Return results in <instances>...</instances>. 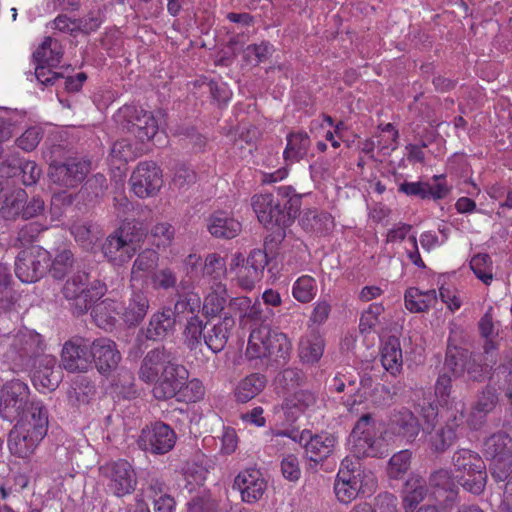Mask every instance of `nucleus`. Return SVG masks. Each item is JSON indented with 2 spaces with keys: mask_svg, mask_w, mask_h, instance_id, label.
<instances>
[{
  "mask_svg": "<svg viewBox=\"0 0 512 512\" xmlns=\"http://www.w3.org/2000/svg\"><path fill=\"white\" fill-rule=\"evenodd\" d=\"M292 188L283 186L279 188V194L284 198V203L270 193L256 194L251 199L252 208L261 224L264 226H288L297 216L300 210V198L290 196Z\"/></svg>",
  "mask_w": 512,
  "mask_h": 512,
  "instance_id": "f257e3e1",
  "label": "nucleus"
},
{
  "mask_svg": "<svg viewBox=\"0 0 512 512\" xmlns=\"http://www.w3.org/2000/svg\"><path fill=\"white\" fill-rule=\"evenodd\" d=\"M43 351L40 334L29 329H20L16 333L0 336V353L14 369L29 370L35 368L37 357Z\"/></svg>",
  "mask_w": 512,
  "mask_h": 512,
  "instance_id": "f03ea898",
  "label": "nucleus"
},
{
  "mask_svg": "<svg viewBox=\"0 0 512 512\" xmlns=\"http://www.w3.org/2000/svg\"><path fill=\"white\" fill-rule=\"evenodd\" d=\"M146 236L140 222H124L110 234L102 245L104 257L114 266H122L129 262L140 248Z\"/></svg>",
  "mask_w": 512,
  "mask_h": 512,
  "instance_id": "7ed1b4c3",
  "label": "nucleus"
},
{
  "mask_svg": "<svg viewBox=\"0 0 512 512\" xmlns=\"http://www.w3.org/2000/svg\"><path fill=\"white\" fill-rule=\"evenodd\" d=\"M455 478L462 487L475 494H481L486 486V465L480 455L469 449H459L452 457Z\"/></svg>",
  "mask_w": 512,
  "mask_h": 512,
  "instance_id": "20e7f679",
  "label": "nucleus"
},
{
  "mask_svg": "<svg viewBox=\"0 0 512 512\" xmlns=\"http://www.w3.org/2000/svg\"><path fill=\"white\" fill-rule=\"evenodd\" d=\"M106 291V285L101 282L90 284L89 275L84 271L69 277L62 288L64 298L69 301L74 313L78 315L86 313L105 295Z\"/></svg>",
  "mask_w": 512,
  "mask_h": 512,
  "instance_id": "39448f33",
  "label": "nucleus"
},
{
  "mask_svg": "<svg viewBox=\"0 0 512 512\" xmlns=\"http://www.w3.org/2000/svg\"><path fill=\"white\" fill-rule=\"evenodd\" d=\"M291 350L292 344L285 333L262 326L250 333L246 355L251 359L274 356L286 361Z\"/></svg>",
  "mask_w": 512,
  "mask_h": 512,
  "instance_id": "423d86ee",
  "label": "nucleus"
},
{
  "mask_svg": "<svg viewBox=\"0 0 512 512\" xmlns=\"http://www.w3.org/2000/svg\"><path fill=\"white\" fill-rule=\"evenodd\" d=\"M483 454L491 461L490 470L496 481H504L512 472V438L497 432L485 439Z\"/></svg>",
  "mask_w": 512,
  "mask_h": 512,
  "instance_id": "0eeeda50",
  "label": "nucleus"
},
{
  "mask_svg": "<svg viewBox=\"0 0 512 512\" xmlns=\"http://www.w3.org/2000/svg\"><path fill=\"white\" fill-rule=\"evenodd\" d=\"M349 443L351 451L357 458L377 457L387 454V448L383 440L376 437L373 419L370 415H363L353 428Z\"/></svg>",
  "mask_w": 512,
  "mask_h": 512,
  "instance_id": "6e6552de",
  "label": "nucleus"
},
{
  "mask_svg": "<svg viewBox=\"0 0 512 512\" xmlns=\"http://www.w3.org/2000/svg\"><path fill=\"white\" fill-rule=\"evenodd\" d=\"M114 118L141 142L151 140L158 132V122L152 113L132 105L121 107Z\"/></svg>",
  "mask_w": 512,
  "mask_h": 512,
  "instance_id": "1a4fd4ad",
  "label": "nucleus"
},
{
  "mask_svg": "<svg viewBox=\"0 0 512 512\" xmlns=\"http://www.w3.org/2000/svg\"><path fill=\"white\" fill-rule=\"evenodd\" d=\"M480 355H470L462 350L456 349L455 352L449 351L445 358L444 370L449 371L454 377H459L467 372L468 378L473 381H480L489 368L495 364L496 360L493 353L486 355L484 363H480Z\"/></svg>",
  "mask_w": 512,
  "mask_h": 512,
  "instance_id": "9d476101",
  "label": "nucleus"
},
{
  "mask_svg": "<svg viewBox=\"0 0 512 512\" xmlns=\"http://www.w3.org/2000/svg\"><path fill=\"white\" fill-rule=\"evenodd\" d=\"M50 261V252L39 246L30 247L17 255L15 274L23 283H34L46 274Z\"/></svg>",
  "mask_w": 512,
  "mask_h": 512,
  "instance_id": "9b49d317",
  "label": "nucleus"
},
{
  "mask_svg": "<svg viewBox=\"0 0 512 512\" xmlns=\"http://www.w3.org/2000/svg\"><path fill=\"white\" fill-rule=\"evenodd\" d=\"M90 172V162L71 157L64 161H54L49 165L48 177L52 184L74 189L83 183Z\"/></svg>",
  "mask_w": 512,
  "mask_h": 512,
  "instance_id": "f8f14e48",
  "label": "nucleus"
},
{
  "mask_svg": "<svg viewBox=\"0 0 512 512\" xmlns=\"http://www.w3.org/2000/svg\"><path fill=\"white\" fill-rule=\"evenodd\" d=\"M101 472L107 480L108 490L117 497L131 494L136 488V473L124 459L107 463L101 467Z\"/></svg>",
  "mask_w": 512,
  "mask_h": 512,
  "instance_id": "ddd939ff",
  "label": "nucleus"
},
{
  "mask_svg": "<svg viewBox=\"0 0 512 512\" xmlns=\"http://www.w3.org/2000/svg\"><path fill=\"white\" fill-rule=\"evenodd\" d=\"M29 387L20 380L7 382L0 393V415L4 420L14 421L29 407Z\"/></svg>",
  "mask_w": 512,
  "mask_h": 512,
  "instance_id": "4468645a",
  "label": "nucleus"
},
{
  "mask_svg": "<svg viewBox=\"0 0 512 512\" xmlns=\"http://www.w3.org/2000/svg\"><path fill=\"white\" fill-rule=\"evenodd\" d=\"M276 435L290 437L299 442L304 446L306 457L313 462H320L328 458L336 445V437L327 432L313 435L310 430H303L298 436H293L288 431H280Z\"/></svg>",
  "mask_w": 512,
  "mask_h": 512,
  "instance_id": "2eb2a0df",
  "label": "nucleus"
},
{
  "mask_svg": "<svg viewBox=\"0 0 512 512\" xmlns=\"http://www.w3.org/2000/svg\"><path fill=\"white\" fill-rule=\"evenodd\" d=\"M130 185L137 197H153L163 186L162 171L154 162H140L130 177Z\"/></svg>",
  "mask_w": 512,
  "mask_h": 512,
  "instance_id": "dca6fc26",
  "label": "nucleus"
},
{
  "mask_svg": "<svg viewBox=\"0 0 512 512\" xmlns=\"http://www.w3.org/2000/svg\"><path fill=\"white\" fill-rule=\"evenodd\" d=\"M347 470L338 471L334 484V492L337 499L344 504L352 502L361 492L363 494L372 493L377 481L375 475L368 471L363 473V478L350 477Z\"/></svg>",
  "mask_w": 512,
  "mask_h": 512,
  "instance_id": "f3484780",
  "label": "nucleus"
},
{
  "mask_svg": "<svg viewBox=\"0 0 512 512\" xmlns=\"http://www.w3.org/2000/svg\"><path fill=\"white\" fill-rule=\"evenodd\" d=\"M175 443V432L163 422H156L143 429L138 439L139 448L153 454H165L172 450Z\"/></svg>",
  "mask_w": 512,
  "mask_h": 512,
  "instance_id": "a211bd4d",
  "label": "nucleus"
},
{
  "mask_svg": "<svg viewBox=\"0 0 512 512\" xmlns=\"http://www.w3.org/2000/svg\"><path fill=\"white\" fill-rule=\"evenodd\" d=\"M61 363L69 372H86L92 365L89 340L74 337L66 341L62 348Z\"/></svg>",
  "mask_w": 512,
  "mask_h": 512,
  "instance_id": "6ab92c4d",
  "label": "nucleus"
},
{
  "mask_svg": "<svg viewBox=\"0 0 512 512\" xmlns=\"http://www.w3.org/2000/svg\"><path fill=\"white\" fill-rule=\"evenodd\" d=\"M233 488L240 493L241 500L254 504L261 500L267 490V481L256 467L241 470L234 479Z\"/></svg>",
  "mask_w": 512,
  "mask_h": 512,
  "instance_id": "aec40b11",
  "label": "nucleus"
},
{
  "mask_svg": "<svg viewBox=\"0 0 512 512\" xmlns=\"http://www.w3.org/2000/svg\"><path fill=\"white\" fill-rule=\"evenodd\" d=\"M189 376L188 370L178 362L177 357L167 366L154 382L153 395L159 400L175 397Z\"/></svg>",
  "mask_w": 512,
  "mask_h": 512,
  "instance_id": "412c9836",
  "label": "nucleus"
},
{
  "mask_svg": "<svg viewBox=\"0 0 512 512\" xmlns=\"http://www.w3.org/2000/svg\"><path fill=\"white\" fill-rule=\"evenodd\" d=\"M421 431L418 418L408 409L394 411L389 418L386 435H392L406 444L413 443Z\"/></svg>",
  "mask_w": 512,
  "mask_h": 512,
  "instance_id": "4be33fe9",
  "label": "nucleus"
},
{
  "mask_svg": "<svg viewBox=\"0 0 512 512\" xmlns=\"http://www.w3.org/2000/svg\"><path fill=\"white\" fill-rule=\"evenodd\" d=\"M429 486L434 500L444 509L451 508L458 501L459 488L448 469L441 468L431 473Z\"/></svg>",
  "mask_w": 512,
  "mask_h": 512,
  "instance_id": "5701e85b",
  "label": "nucleus"
},
{
  "mask_svg": "<svg viewBox=\"0 0 512 512\" xmlns=\"http://www.w3.org/2000/svg\"><path fill=\"white\" fill-rule=\"evenodd\" d=\"M14 427L43 440L48 431V411L40 401H31L29 407L18 416Z\"/></svg>",
  "mask_w": 512,
  "mask_h": 512,
  "instance_id": "b1692460",
  "label": "nucleus"
},
{
  "mask_svg": "<svg viewBox=\"0 0 512 512\" xmlns=\"http://www.w3.org/2000/svg\"><path fill=\"white\" fill-rule=\"evenodd\" d=\"M268 265V255L262 249H254L246 259V264L235 274L237 284L244 290H252Z\"/></svg>",
  "mask_w": 512,
  "mask_h": 512,
  "instance_id": "393cba45",
  "label": "nucleus"
},
{
  "mask_svg": "<svg viewBox=\"0 0 512 512\" xmlns=\"http://www.w3.org/2000/svg\"><path fill=\"white\" fill-rule=\"evenodd\" d=\"M175 358V354L165 347L150 350L142 360L139 378L148 384L154 383Z\"/></svg>",
  "mask_w": 512,
  "mask_h": 512,
  "instance_id": "a878e982",
  "label": "nucleus"
},
{
  "mask_svg": "<svg viewBox=\"0 0 512 512\" xmlns=\"http://www.w3.org/2000/svg\"><path fill=\"white\" fill-rule=\"evenodd\" d=\"M317 403L315 393L307 389H300L288 393L281 404V409L289 423L296 422L301 416L313 410Z\"/></svg>",
  "mask_w": 512,
  "mask_h": 512,
  "instance_id": "bb28decb",
  "label": "nucleus"
},
{
  "mask_svg": "<svg viewBox=\"0 0 512 512\" xmlns=\"http://www.w3.org/2000/svg\"><path fill=\"white\" fill-rule=\"evenodd\" d=\"M92 363H95L97 370L106 374L116 369L121 354L114 341L108 338H98L91 343Z\"/></svg>",
  "mask_w": 512,
  "mask_h": 512,
  "instance_id": "cd10ccee",
  "label": "nucleus"
},
{
  "mask_svg": "<svg viewBox=\"0 0 512 512\" xmlns=\"http://www.w3.org/2000/svg\"><path fill=\"white\" fill-rule=\"evenodd\" d=\"M176 321L172 309L168 306L163 307L150 317L145 329V337L153 341L164 340L174 333Z\"/></svg>",
  "mask_w": 512,
  "mask_h": 512,
  "instance_id": "c85d7f7f",
  "label": "nucleus"
},
{
  "mask_svg": "<svg viewBox=\"0 0 512 512\" xmlns=\"http://www.w3.org/2000/svg\"><path fill=\"white\" fill-rule=\"evenodd\" d=\"M498 403L496 390L486 387L477 397L471 413L467 418L468 426L473 430L480 429L486 422V417L491 413Z\"/></svg>",
  "mask_w": 512,
  "mask_h": 512,
  "instance_id": "c756f323",
  "label": "nucleus"
},
{
  "mask_svg": "<svg viewBox=\"0 0 512 512\" xmlns=\"http://www.w3.org/2000/svg\"><path fill=\"white\" fill-rule=\"evenodd\" d=\"M131 295L124 306L122 318L129 326L138 325L147 315L149 309V299L142 289L137 285L131 287Z\"/></svg>",
  "mask_w": 512,
  "mask_h": 512,
  "instance_id": "7c9ffc66",
  "label": "nucleus"
},
{
  "mask_svg": "<svg viewBox=\"0 0 512 512\" xmlns=\"http://www.w3.org/2000/svg\"><path fill=\"white\" fill-rule=\"evenodd\" d=\"M428 487L426 480L417 474H411L405 481L402 491V507L405 512H413L426 498Z\"/></svg>",
  "mask_w": 512,
  "mask_h": 512,
  "instance_id": "2f4dec72",
  "label": "nucleus"
},
{
  "mask_svg": "<svg viewBox=\"0 0 512 512\" xmlns=\"http://www.w3.org/2000/svg\"><path fill=\"white\" fill-rule=\"evenodd\" d=\"M207 229L215 238L232 239L241 232L242 226L227 212L217 211L208 217Z\"/></svg>",
  "mask_w": 512,
  "mask_h": 512,
  "instance_id": "473e14b6",
  "label": "nucleus"
},
{
  "mask_svg": "<svg viewBox=\"0 0 512 512\" xmlns=\"http://www.w3.org/2000/svg\"><path fill=\"white\" fill-rule=\"evenodd\" d=\"M381 364L385 371L392 376H397L403 369V354L398 337L389 336L381 345Z\"/></svg>",
  "mask_w": 512,
  "mask_h": 512,
  "instance_id": "72a5a7b5",
  "label": "nucleus"
},
{
  "mask_svg": "<svg viewBox=\"0 0 512 512\" xmlns=\"http://www.w3.org/2000/svg\"><path fill=\"white\" fill-rule=\"evenodd\" d=\"M39 361V367L32 375L34 386L48 390H54L60 382V370L56 368V360L52 356H42Z\"/></svg>",
  "mask_w": 512,
  "mask_h": 512,
  "instance_id": "f704fd0d",
  "label": "nucleus"
},
{
  "mask_svg": "<svg viewBox=\"0 0 512 512\" xmlns=\"http://www.w3.org/2000/svg\"><path fill=\"white\" fill-rule=\"evenodd\" d=\"M235 327V320L232 316L225 315L204 334V342L213 353L221 352Z\"/></svg>",
  "mask_w": 512,
  "mask_h": 512,
  "instance_id": "c9c22d12",
  "label": "nucleus"
},
{
  "mask_svg": "<svg viewBox=\"0 0 512 512\" xmlns=\"http://www.w3.org/2000/svg\"><path fill=\"white\" fill-rule=\"evenodd\" d=\"M158 261L159 254L157 251L153 249H145L140 252L132 264L130 273L131 287L145 283L149 273L157 267Z\"/></svg>",
  "mask_w": 512,
  "mask_h": 512,
  "instance_id": "e433bc0d",
  "label": "nucleus"
},
{
  "mask_svg": "<svg viewBox=\"0 0 512 512\" xmlns=\"http://www.w3.org/2000/svg\"><path fill=\"white\" fill-rule=\"evenodd\" d=\"M286 141L283 158L287 165L299 162L308 155L311 140L307 132H291L286 136Z\"/></svg>",
  "mask_w": 512,
  "mask_h": 512,
  "instance_id": "4c0bfd02",
  "label": "nucleus"
},
{
  "mask_svg": "<svg viewBox=\"0 0 512 512\" xmlns=\"http://www.w3.org/2000/svg\"><path fill=\"white\" fill-rule=\"evenodd\" d=\"M42 440L14 427L8 435V448L12 455L19 458L31 456Z\"/></svg>",
  "mask_w": 512,
  "mask_h": 512,
  "instance_id": "58836bf2",
  "label": "nucleus"
},
{
  "mask_svg": "<svg viewBox=\"0 0 512 512\" xmlns=\"http://www.w3.org/2000/svg\"><path fill=\"white\" fill-rule=\"evenodd\" d=\"M405 307L412 313H421L434 307L438 301L435 289L422 291L410 287L404 294Z\"/></svg>",
  "mask_w": 512,
  "mask_h": 512,
  "instance_id": "ea45409f",
  "label": "nucleus"
},
{
  "mask_svg": "<svg viewBox=\"0 0 512 512\" xmlns=\"http://www.w3.org/2000/svg\"><path fill=\"white\" fill-rule=\"evenodd\" d=\"M325 348V342L321 335L310 332L300 338L298 353L301 361L307 364L317 363Z\"/></svg>",
  "mask_w": 512,
  "mask_h": 512,
  "instance_id": "a19ab883",
  "label": "nucleus"
},
{
  "mask_svg": "<svg viewBox=\"0 0 512 512\" xmlns=\"http://www.w3.org/2000/svg\"><path fill=\"white\" fill-rule=\"evenodd\" d=\"M266 378L259 373H253L242 379L235 390L238 402L246 403L256 397L265 387Z\"/></svg>",
  "mask_w": 512,
  "mask_h": 512,
  "instance_id": "79ce46f5",
  "label": "nucleus"
},
{
  "mask_svg": "<svg viewBox=\"0 0 512 512\" xmlns=\"http://www.w3.org/2000/svg\"><path fill=\"white\" fill-rule=\"evenodd\" d=\"M227 301L226 285L222 282H215L211 285V291L205 296L202 310L206 316L214 317L220 314Z\"/></svg>",
  "mask_w": 512,
  "mask_h": 512,
  "instance_id": "37998d69",
  "label": "nucleus"
},
{
  "mask_svg": "<svg viewBox=\"0 0 512 512\" xmlns=\"http://www.w3.org/2000/svg\"><path fill=\"white\" fill-rule=\"evenodd\" d=\"M293 298L302 304L310 303L318 293L317 281L310 275L298 277L291 289Z\"/></svg>",
  "mask_w": 512,
  "mask_h": 512,
  "instance_id": "c03bdc74",
  "label": "nucleus"
},
{
  "mask_svg": "<svg viewBox=\"0 0 512 512\" xmlns=\"http://www.w3.org/2000/svg\"><path fill=\"white\" fill-rule=\"evenodd\" d=\"M227 273L228 268L223 257L217 253H211L206 256L202 267V276L211 285L215 284V282H221Z\"/></svg>",
  "mask_w": 512,
  "mask_h": 512,
  "instance_id": "a18cd8bd",
  "label": "nucleus"
},
{
  "mask_svg": "<svg viewBox=\"0 0 512 512\" xmlns=\"http://www.w3.org/2000/svg\"><path fill=\"white\" fill-rule=\"evenodd\" d=\"M140 154V149L137 146L127 139H121L112 145L110 158L112 163L120 169L121 165L135 160Z\"/></svg>",
  "mask_w": 512,
  "mask_h": 512,
  "instance_id": "49530a36",
  "label": "nucleus"
},
{
  "mask_svg": "<svg viewBox=\"0 0 512 512\" xmlns=\"http://www.w3.org/2000/svg\"><path fill=\"white\" fill-rule=\"evenodd\" d=\"M34 58L41 64L56 66L62 58L60 45L51 37L45 38L40 47L34 52Z\"/></svg>",
  "mask_w": 512,
  "mask_h": 512,
  "instance_id": "de8ad7c7",
  "label": "nucleus"
},
{
  "mask_svg": "<svg viewBox=\"0 0 512 512\" xmlns=\"http://www.w3.org/2000/svg\"><path fill=\"white\" fill-rule=\"evenodd\" d=\"M470 268L478 280L489 286L494 279V267L491 257L486 253H478L470 260Z\"/></svg>",
  "mask_w": 512,
  "mask_h": 512,
  "instance_id": "09e8293b",
  "label": "nucleus"
},
{
  "mask_svg": "<svg viewBox=\"0 0 512 512\" xmlns=\"http://www.w3.org/2000/svg\"><path fill=\"white\" fill-rule=\"evenodd\" d=\"M201 308V299L197 293L188 292L178 296L172 310L175 319H181L191 314L197 315Z\"/></svg>",
  "mask_w": 512,
  "mask_h": 512,
  "instance_id": "8fccbe9b",
  "label": "nucleus"
},
{
  "mask_svg": "<svg viewBox=\"0 0 512 512\" xmlns=\"http://www.w3.org/2000/svg\"><path fill=\"white\" fill-rule=\"evenodd\" d=\"M412 453L405 449L395 453L387 465V475L391 479H401L410 469Z\"/></svg>",
  "mask_w": 512,
  "mask_h": 512,
  "instance_id": "3c124183",
  "label": "nucleus"
},
{
  "mask_svg": "<svg viewBox=\"0 0 512 512\" xmlns=\"http://www.w3.org/2000/svg\"><path fill=\"white\" fill-rule=\"evenodd\" d=\"M24 201L25 192L23 190L7 196L0 208V216L5 220H14L20 215L23 217Z\"/></svg>",
  "mask_w": 512,
  "mask_h": 512,
  "instance_id": "603ef678",
  "label": "nucleus"
},
{
  "mask_svg": "<svg viewBox=\"0 0 512 512\" xmlns=\"http://www.w3.org/2000/svg\"><path fill=\"white\" fill-rule=\"evenodd\" d=\"M205 325L198 315L188 318L184 330L185 343L190 349L196 348L204 339L203 330Z\"/></svg>",
  "mask_w": 512,
  "mask_h": 512,
  "instance_id": "864d4df0",
  "label": "nucleus"
},
{
  "mask_svg": "<svg viewBox=\"0 0 512 512\" xmlns=\"http://www.w3.org/2000/svg\"><path fill=\"white\" fill-rule=\"evenodd\" d=\"M74 263L73 253L69 249L59 251L54 260L50 261V274L55 279H62Z\"/></svg>",
  "mask_w": 512,
  "mask_h": 512,
  "instance_id": "5fc2aeb1",
  "label": "nucleus"
},
{
  "mask_svg": "<svg viewBox=\"0 0 512 512\" xmlns=\"http://www.w3.org/2000/svg\"><path fill=\"white\" fill-rule=\"evenodd\" d=\"M445 418V425L456 432L457 428L461 427L465 421L467 422L465 415V403L462 400H456L453 398L451 403L446 406Z\"/></svg>",
  "mask_w": 512,
  "mask_h": 512,
  "instance_id": "6e6d98bb",
  "label": "nucleus"
},
{
  "mask_svg": "<svg viewBox=\"0 0 512 512\" xmlns=\"http://www.w3.org/2000/svg\"><path fill=\"white\" fill-rule=\"evenodd\" d=\"M479 330L482 337L485 338V343L483 346L484 353L486 355H490L494 353L496 350V344L494 342V338L497 336V331L495 330V326L493 323L492 315L490 312H486L483 317L479 321Z\"/></svg>",
  "mask_w": 512,
  "mask_h": 512,
  "instance_id": "4d7b16f0",
  "label": "nucleus"
},
{
  "mask_svg": "<svg viewBox=\"0 0 512 512\" xmlns=\"http://www.w3.org/2000/svg\"><path fill=\"white\" fill-rule=\"evenodd\" d=\"M176 396H178L179 400L195 403L204 398L205 387L203 383L196 378L191 379L187 382L184 381V384H182V388L179 390Z\"/></svg>",
  "mask_w": 512,
  "mask_h": 512,
  "instance_id": "13d9d810",
  "label": "nucleus"
},
{
  "mask_svg": "<svg viewBox=\"0 0 512 512\" xmlns=\"http://www.w3.org/2000/svg\"><path fill=\"white\" fill-rule=\"evenodd\" d=\"M117 303L112 300H104L93 308V315L99 326L113 325L117 310Z\"/></svg>",
  "mask_w": 512,
  "mask_h": 512,
  "instance_id": "bf43d9fd",
  "label": "nucleus"
},
{
  "mask_svg": "<svg viewBox=\"0 0 512 512\" xmlns=\"http://www.w3.org/2000/svg\"><path fill=\"white\" fill-rule=\"evenodd\" d=\"M384 312L381 303H372L365 309L360 317L359 329L362 333L371 332L379 323V317Z\"/></svg>",
  "mask_w": 512,
  "mask_h": 512,
  "instance_id": "052dcab7",
  "label": "nucleus"
},
{
  "mask_svg": "<svg viewBox=\"0 0 512 512\" xmlns=\"http://www.w3.org/2000/svg\"><path fill=\"white\" fill-rule=\"evenodd\" d=\"M217 508V501L205 490L187 503L188 512H216Z\"/></svg>",
  "mask_w": 512,
  "mask_h": 512,
  "instance_id": "680f3d73",
  "label": "nucleus"
},
{
  "mask_svg": "<svg viewBox=\"0 0 512 512\" xmlns=\"http://www.w3.org/2000/svg\"><path fill=\"white\" fill-rule=\"evenodd\" d=\"M174 228L169 223H157L151 229L153 244L158 248L168 246L174 238Z\"/></svg>",
  "mask_w": 512,
  "mask_h": 512,
  "instance_id": "e2e57ef3",
  "label": "nucleus"
},
{
  "mask_svg": "<svg viewBox=\"0 0 512 512\" xmlns=\"http://www.w3.org/2000/svg\"><path fill=\"white\" fill-rule=\"evenodd\" d=\"M195 181L196 173L192 169L186 166H179L174 172V176L171 181V187L179 191H184L191 184H194Z\"/></svg>",
  "mask_w": 512,
  "mask_h": 512,
  "instance_id": "0e129e2a",
  "label": "nucleus"
},
{
  "mask_svg": "<svg viewBox=\"0 0 512 512\" xmlns=\"http://www.w3.org/2000/svg\"><path fill=\"white\" fill-rule=\"evenodd\" d=\"M456 439V432L446 425L431 437V445L436 452H443L450 447Z\"/></svg>",
  "mask_w": 512,
  "mask_h": 512,
  "instance_id": "69168bd1",
  "label": "nucleus"
},
{
  "mask_svg": "<svg viewBox=\"0 0 512 512\" xmlns=\"http://www.w3.org/2000/svg\"><path fill=\"white\" fill-rule=\"evenodd\" d=\"M447 372L448 371L445 370L443 374L439 375L435 384V395L441 406H448L453 399L450 397L452 388L451 377L447 374Z\"/></svg>",
  "mask_w": 512,
  "mask_h": 512,
  "instance_id": "338daca9",
  "label": "nucleus"
},
{
  "mask_svg": "<svg viewBox=\"0 0 512 512\" xmlns=\"http://www.w3.org/2000/svg\"><path fill=\"white\" fill-rule=\"evenodd\" d=\"M152 283L155 289L168 290L174 288L177 276L170 268H163L152 274Z\"/></svg>",
  "mask_w": 512,
  "mask_h": 512,
  "instance_id": "774afa93",
  "label": "nucleus"
}]
</instances>
